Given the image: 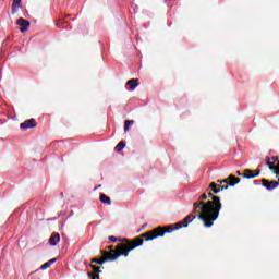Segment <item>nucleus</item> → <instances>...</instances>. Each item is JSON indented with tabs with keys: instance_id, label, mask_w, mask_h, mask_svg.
<instances>
[{
	"instance_id": "nucleus-4",
	"label": "nucleus",
	"mask_w": 279,
	"mask_h": 279,
	"mask_svg": "<svg viewBox=\"0 0 279 279\" xmlns=\"http://www.w3.org/2000/svg\"><path fill=\"white\" fill-rule=\"evenodd\" d=\"M16 25H20V32L22 33V34H25V32H27V29H29V25H31V23H29V21H27V20H25V19H23V17H20V19H17V21H16Z\"/></svg>"
},
{
	"instance_id": "nucleus-18",
	"label": "nucleus",
	"mask_w": 279,
	"mask_h": 279,
	"mask_svg": "<svg viewBox=\"0 0 279 279\" xmlns=\"http://www.w3.org/2000/svg\"><path fill=\"white\" fill-rule=\"evenodd\" d=\"M117 151H121L123 149H125V142H120L117 146H116Z\"/></svg>"
},
{
	"instance_id": "nucleus-6",
	"label": "nucleus",
	"mask_w": 279,
	"mask_h": 279,
	"mask_svg": "<svg viewBox=\"0 0 279 279\" xmlns=\"http://www.w3.org/2000/svg\"><path fill=\"white\" fill-rule=\"evenodd\" d=\"M266 163L268 165L270 171H272L276 174L279 173V162H278L277 166H275L274 161L271 160V158H266Z\"/></svg>"
},
{
	"instance_id": "nucleus-10",
	"label": "nucleus",
	"mask_w": 279,
	"mask_h": 279,
	"mask_svg": "<svg viewBox=\"0 0 279 279\" xmlns=\"http://www.w3.org/2000/svg\"><path fill=\"white\" fill-rule=\"evenodd\" d=\"M49 243L52 246H56L58 243H60V234L59 233H54L50 236L49 239Z\"/></svg>"
},
{
	"instance_id": "nucleus-26",
	"label": "nucleus",
	"mask_w": 279,
	"mask_h": 279,
	"mask_svg": "<svg viewBox=\"0 0 279 279\" xmlns=\"http://www.w3.org/2000/svg\"><path fill=\"white\" fill-rule=\"evenodd\" d=\"M193 219H195V217H193ZM193 219H191L190 221H193Z\"/></svg>"
},
{
	"instance_id": "nucleus-23",
	"label": "nucleus",
	"mask_w": 279,
	"mask_h": 279,
	"mask_svg": "<svg viewBox=\"0 0 279 279\" xmlns=\"http://www.w3.org/2000/svg\"><path fill=\"white\" fill-rule=\"evenodd\" d=\"M92 279H99V275H94Z\"/></svg>"
},
{
	"instance_id": "nucleus-25",
	"label": "nucleus",
	"mask_w": 279,
	"mask_h": 279,
	"mask_svg": "<svg viewBox=\"0 0 279 279\" xmlns=\"http://www.w3.org/2000/svg\"><path fill=\"white\" fill-rule=\"evenodd\" d=\"M213 196V194L211 193H209V197H211Z\"/></svg>"
},
{
	"instance_id": "nucleus-8",
	"label": "nucleus",
	"mask_w": 279,
	"mask_h": 279,
	"mask_svg": "<svg viewBox=\"0 0 279 279\" xmlns=\"http://www.w3.org/2000/svg\"><path fill=\"white\" fill-rule=\"evenodd\" d=\"M126 86H129V90H135L138 86V78H132L126 82Z\"/></svg>"
},
{
	"instance_id": "nucleus-9",
	"label": "nucleus",
	"mask_w": 279,
	"mask_h": 279,
	"mask_svg": "<svg viewBox=\"0 0 279 279\" xmlns=\"http://www.w3.org/2000/svg\"><path fill=\"white\" fill-rule=\"evenodd\" d=\"M263 184H264V186L268 190V191H271V190H274V189H277V186H278V182H269V181H267V180H263Z\"/></svg>"
},
{
	"instance_id": "nucleus-21",
	"label": "nucleus",
	"mask_w": 279,
	"mask_h": 279,
	"mask_svg": "<svg viewBox=\"0 0 279 279\" xmlns=\"http://www.w3.org/2000/svg\"><path fill=\"white\" fill-rule=\"evenodd\" d=\"M199 199H208V196L206 194H203L199 196Z\"/></svg>"
},
{
	"instance_id": "nucleus-24",
	"label": "nucleus",
	"mask_w": 279,
	"mask_h": 279,
	"mask_svg": "<svg viewBox=\"0 0 279 279\" xmlns=\"http://www.w3.org/2000/svg\"><path fill=\"white\" fill-rule=\"evenodd\" d=\"M270 160H272V162H276V160H278L277 157H272Z\"/></svg>"
},
{
	"instance_id": "nucleus-17",
	"label": "nucleus",
	"mask_w": 279,
	"mask_h": 279,
	"mask_svg": "<svg viewBox=\"0 0 279 279\" xmlns=\"http://www.w3.org/2000/svg\"><path fill=\"white\" fill-rule=\"evenodd\" d=\"M190 219H191V215L186 216L183 219V221L178 222V226H181V228H182V226H183V228H186V226H189L187 222H189Z\"/></svg>"
},
{
	"instance_id": "nucleus-5",
	"label": "nucleus",
	"mask_w": 279,
	"mask_h": 279,
	"mask_svg": "<svg viewBox=\"0 0 279 279\" xmlns=\"http://www.w3.org/2000/svg\"><path fill=\"white\" fill-rule=\"evenodd\" d=\"M36 119H28L20 124L21 130H29L32 128H36Z\"/></svg>"
},
{
	"instance_id": "nucleus-22",
	"label": "nucleus",
	"mask_w": 279,
	"mask_h": 279,
	"mask_svg": "<svg viewBox=\"0 0 279 279\" xmlns=\"http://www.w3.org/2000/svg\"><path fill=\"white\" fill-rule=\"evenodd\" d=\"M109 239H110V241H113V243L117 241L116 236H110Z\"/></svg>"
},
{
	"instance_id": "nucleus-11",
	"label": "nucleus",
	"mask_w": 279,
	"mask_h": 279,
	"mask_svg": "<svg viewBox=\"0 0 279 279\" xmlns=\"http://www.w3.org/2000/svg\"><path fill=\"white\" fill-rule=\"evenodd\" d=\"M210 189L211 191H214V193H219V191H223L225 189H228V186H221V185H217L215 182L210 183Z\"/></svg>"
},
{
	"instance_id": "nucleus-1",
	"label": "nucleus",
	"mask_w": 279,
	"mask_h": 279,
	"mask_svg": "<svg viewBox=\"0 0 279 279\" xmlns=\"http://www.w3.org/2000/svg\"><path fill=\"white\" fill-rule=\"evenodd\" d=\"M213 201L194 203V213L198 214V219L203 221L205 228H211L214 221H217L221 210V199L213 196Z\"/></svg>"
},
{
	"instance_id": "nucleus-14",
	"label": "nucleus",
	"mask_w": 279,
	"mask_h": 279,
	"mask_svg": "<svg viewBox=\"0 0 279 279\" xmlns=\"http://www.w3.org/2000/svg\"><path fill=\"white\" fill-rule=\"evenodd\" d=\"M53 263H56V258H52L49 262H46L44 265L40 266V269L43 270L49 269L51 265H53Z\"/></svg>"
},
{
	"instance_id": "nucleus-16",
	"label": "nucleus",
	"mask_w": 279,
	"mask_h": 279,
	"mask_svg": "<svg viewBox=\"0 0 279 279\" xmlns=\"http://www.w3.org/2000/svg\"><path fill=\"white\" fill-rule=\"evenodd\" d=\"M100 202H101L102 204H108L109 206L112 204V202L110 201V197L106 196L105 194H102V195L100 196Z\"/></svg>"
},
{
	"instance_id": "nucleus-2",
	"label": "nucleus",
	"mask_w": 279,
	"mask_h": 279,
	"mask_svg": "<svg viewBox=\"0 0 279 279\" xmlns=\"http://www.w3.org/2000/svg\"><path fill=\"white\" fill-rule=\"evenodd\" d=\"M140 245H143V239L141 238H137L132 242L120 243L116 246V250L104 252L102 253L104 259H93V263H98V265H104L106 260H117L119 256L128 257V254H130L132 250H136V247H140Z\"/></svg>"
},
{
	"instance_id": "nucleus-12",
	"label": "nucleus",
	"mask_w": 279,
	"mask_h": 279,
	"mask_svg": "<svg viewBox=\"0 0 279 279\" xmlns=\"http://www.w3.org/2000/svg\"><path fill=\"white\" fill-rule=\"evenodd\" d=\"M20 8H21V0H13L12 14H16Z\"/></svg>"
},
{
	"instance_id": "nucleus-3",
	"label": "nucleus",
	"mask_w": 279,
	"mask_h": 279,
	"mask_svg": "<svg viewBox=\"0 0 279 279\" xmlns=\"http://www.w3.org/2000/svg\"><path fill=\"white\" fill-rule=\"evenodd\" d=\"M180 228H182V226L180 225H170L168 227L165 228H156L150 232H146L143 233L142 236L145 239V241H154V239H157V236H165V232H173V230H180Z\"/></svg>"
},
{
	"instance_id": "nucleus-15",
	"label": "nucleus",
	"mask_w": 279,
	"mask_h": 279,
	"mask_svg": "<svg viewBox=\"0 0 279 279\" xmlns=\"http://www.w3.org/2000/svg\"><path fill=\"white\" fill-rule=\"evenodd\" d=\"M132 125H134V120H126L124 122V132H128Z\"/></svg>"
},
{
	"instance_id": "nucleus-13",
	"label": "nucleus",
	"mask_w": 279,
	"mask_h": 279,
	"mask_svg": "<svg viewBox=\"0 0 279 279\" xmlns=\"http://www.w3.org/2000/svg\"><path fill=\"white\" fill-rule=\"evenodd\" d=\"M228 180H229L230 186H234V184H239V182H241V180L239 178H236L232 174L229 175Z\"/></svg>"
},
{
	"instance_id": "nucleus-7",
	"label": "nucleus",
	"mask_w": 279,
	"mask_h": 279,
	"mask_svg": "<svg viewBox=\"0 0 279 279\" xmlns=\"http://www.w3.org/2000/svg\"><path fill=\"white\" fill-rule=\"evenodd\" d=\"M239 175H243V178H256L260 172H254L252 170H245L242 174L240 171L236 172Z\"/></svg>"
},
{
	"instance_id": "nucleus-19",
	"label": "nucleus",
	"mask_w": 279,
	"mask_h": 279,
	"mask_svg": "<svg viewBox=\"0 0 279 279\" xmlns=\"http://www.w3.org/2000/svg\"><path fill=\"white\" fill-rule=\"evenodd\" d=\"M220 184H229V179H225L222 181H218Z\"/></svg>"
},
{
	"instance_id": "nucleus-20",
	"label": "nucleus",
	"mask_w": 279,
	"mask_h": 279,
	"mask_svg": "<svg viewBox=\"0 0 279 279\" xmlns=\"http://www.w3.org/2000/svg\"><path fill=\"white\" fill-rule=\"evenodd\" d=\"M92 267H93V269H94L95 274L99 272V267H97V266H93V265H92Z\"/></svg>"
}]
</instances>
